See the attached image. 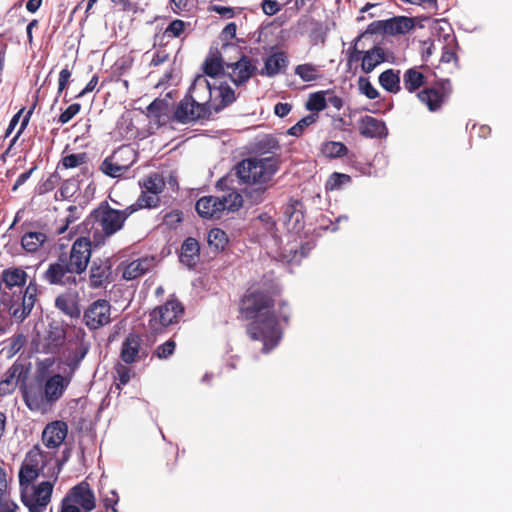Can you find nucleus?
<instances>
[{"label":"nucleus","instance_id":"1","mask_svg":"<svg viewBox=\"0 0 512 512\" xmlns=\"http://www.w3.org/2000/svg\"><path fill=\"white\" fill-rule=\"evenodd\" d=\"M274 307L272 295L260 288L250 287L239 301L240 314L246 320H251L246 332L251 340L263 342V353L274 349L282 336Z\"/></svg>","mask_w":512,"mask_h":512},{"label":"nucleus","instance_id":"2","mask_svg":"<svg viewBox=\"0 0 512 512\" xmlns=\"http://www.w3.org/2000/svg\"><path fill=\"white\" fill-rule=\"evenodd\" d=\"M92 246V239L81 236L77 238L70 247L69 251L61 250L57 260L49 264L43 274V278L51 285L76 286L78 284L77 275L83 274L89 265ZM64 245H61V249Z\"/></svg>","mask_w":512,"mask_h":512},{"label":"nucleus","instance_id":"3","mask_svg":"<svg viewBox=\"0 0 512 512\" xmlns=\"http://www.w3.org/2000/svg\"><path fill=\"white\" fill-rule=\"evenodd\" d=\"M279 168L280 159L276 156L245 158L234 167L239 183L251 186L246 190V198L251 204L257 205L265 201L267 191L273 186L272 179Z\"/></svg>","mask_w":512,"mask_h":512},{"label":"nucleus","instance_id":"4","mask_svg":"<svg viewBox=\"0 0 512 512\" xmlns=\"http://www.w3.org/2000/svg\"><path fill=\"white\" fill-rule=\"evenodd\" d=\"M133 214V209L118 210L112 208L107 201H102L93 209L84 221L88 236L94 247L104 245L106 240L121 231L126 220Z\"/></svg>","mask_w":512,"mask_h":512},{"label":"nucleus","instance_id":"5","mask_svg":"<svg viewBox=\"0 0 512 512\" xmlns=\"http://www.w3.org/2000/svg\"><path fill=\"white\" fill-rule=\"evenodd\" d=\"M70 382V377L54 374L44 385L31 384L24 387L23 400L31 411L46 413L60 400Z\"/></svg>","mask_w":512,"mask_h":512},{"label":"nucleus","instance_id":"6","mask_svg":"<svg viewBox=\"0 0 512 512\" xmlns=\"http://www.w3.org/2000/svg\"><path fill=\"white\" fill-rule=\"evenodd\" d=\"M228 179L223 177L217 181L216 187L224 193L221 196H203L196 202L195 209L200 217L209 220H219L224 213L238 211L243 205L242 195L234 189L224 190Z\"/></svg>","mask_w":512,"mask_h":512},{"label":"nucleus","instance_id":"7","mask_svg":"<svg viewBox=\"0 0 512 512\" xmlns=\"http://www.w3.org/2000/svg\"><path fill=\"white\" fill-rule=\"evenodd\" d=\"M38 296V286L31 280L24 290L2 292L0 311L7 312L17 322H23L31 313Z\"/></svg>","mask_w":512,"mask_h":512},{"label":"nucleus","instance_id":"8","mask_svg":"<svg viewBox=\"0 0 512 512\" xmlns=\"http://www.w3.org/2000/svg\"><path fill=\"white\" fill-rule=\"evenodd\" d=\"M183 314L182 303L177 299H169L149 313L148 331L152 335L162 334L169 326L177 324Z\"/></svg>","mask_w":512,"mask_h":512},{"label":"nucleus","instance_id":"9","mask_svg":"<svg viewBox=\"0 0 512 512\" xmlns=\"http://www.w3.org/2000/svg\"><path fill=\"white\" fill-rule=\"evenodd\" d=\"M136 160L135 150L129 145H123L101 162L99 170L108 177L119 178L133 166Z\"/></svg>","mask_w":512,"mask_h":512},{"label":"nucleus","instance_id":"10","mask_svg":"<svg viewBox=\"0 0 512 512\" xmlns=\"http://www.w3.org/2000/svg\"><path fill=\"white\" fill-rule=\"evenodd\" d=\"M363 36L364 34H361L356 37L349 47L347 52V63L351 66L353 63L361 62V70L364 73L369 74L378 65L386 61V53L384 49L378 45H374L366 51L360 50L358 44Z\"/></svg>","mask_w":512,"mask_h":512},{"label":"nucleus","instance_id":"11","mask_svg":"<svg viewBox=\"0 0 512 512\" xmlns=\"http://www.w3.org/2000/svg\"><path fill=\"white\" fill-rule=\"evenodd\" d=\"M47 459L48 454L44 453L38 445L28 451L19 470L21 488H27L38 478L47 464Z\"/></svg>","mask_w":512,"mask_h":512},{"label":"nucleus","instance_id":"12","mask_svg":"<svg viewBox=\"0 0 512 512\" xmlns=\"http://www.w3.org/2000/svg\"><path fill=\"white\" fill-rule=\"evenodd\" d=\"M453 92L449 79H439L417 93L420 102L426 105L430 112L439 111L448 101Z\"/></svg>","mask_w":512,"mask_h":512},{"label":"nucleus","instance_id":"13","mask_svg":"<svg viewBox=\"0 0 512 512\" xmlns=\"http://www.w3.org/2000/svg\"><path fill=\"white\" fill-rule=\"evenodd\" d=\"M230 49L240 54V57L235 62H226L225 66L231 81L236 86H241L255 74L256 67L252 64L251 59L240 51L239 46L230 43L222 45L224 52Z\"/></svg>","mask_w":512,"mask_h":512},{"label":"nucleus","instance_id":"14","mask_svg":"<svg viewBox=\"0 0 512 512\" xmlns=\"http://www.w3.org/2000/svg\"><path fill=\"white\" fill-rule=\"evenodd\" d=\"M85 325L90 330H97L111 322V305L105 299L92 302L83 315Z\"/></svg>","mask_w":512,"mask_h":512},{"label":"nucleus","instance_id":"15","mask_svg":"<svg viewBox=\"0 0 512 512\" xmlns=\"http://www.w3.org/2000/svg\"><path fill=\"white\" fill-rule=\"evenodd\" d=\"M198 109L205 108L209 111V117L212 114L213 89L204 76H198L190 86L185 95Z\"/></svg>","mask_w":512,"mask_h":512},{"label":"nucleus","instance_id":"16","mask_svg":"<svg viewBox=\"0 0 512 512\" xmlns=\"http://www.w3.org/2000/svg\"><path fill=\"white\" fill-rule=\"evenodd\" d=\"M52 492L53 483L43 481L34 487L32 494H22L21 499L29 512H43L50 503Z\"/></svg>","mask_w":512,"mask_h":512},{"label":"nucleus","instance_id":"17","mask_svg":"<svg viewBox=\"0 0 512 512\" xmlns=\"http://www.w3.org/2000/svg\"><path fill=\"white\" fill-rule=\"evenodd\" d=\"M62 501L67 504L80 506L84 512H90L96 506L94 492L86 481L72 487Z\"/></svg>","mask_w":512,"mask_h":512},{"label":"nucleus","instance_id":"18","mask_svg":"<svg viewBox=\"0 0 512 512\" xmlns=\"http://www.w3.org/2000/svg\"><path fill=\"white\" fill-rule=\"evenodd\" d=\"M209 118V111L205 108L198 109L189 98L184 97L177 104L172 119L181 124H188Z\"/></svg>","mask_w":512,"mask_h":512},{"label":"nucleus","instance_id":"19","mask_svg":"<svg viewBox=\"0 0 512 512\" xmlns=\"http://www.w3.org/2000/svg\"><path fill=\"white\" fill-rule=\"evenodd\" d=\"M66 340V329L58 323H50L42 340L43 352L58 354Z\"/></svg>","mask_w":512,"mask_h":512},{"label":"nucleus","instance_id":"20","mask_svg":"<svg viewBox=\"0 0 512 512\" xmlns=\"http://www.w3.org/2000/svg\"><path fill=\"white\" fill-rule=\"evenodd\" d=\"M68 434V425L64 421H54L46 425L42 432V442L49 449H57Z\"/></svg>","mask_w":512,"mask_h":512},{"label":"nucleus","instance_id":"21","mask_svg":"<svg viewBox=\"0 0 512 512\" xmlns=\"http://www.w3.org/2000/svg\"><path fill=\"white\" fill-rule=\"evenodd\" d=\"M112 275V264L109 259L94 260L89 271V286L93 289L100 288L109 283Z\"/></svg>","mask_w":512,"mask_h":512},{"label":"nucleus","instance_id":"22","mask_svg":"<svg viewBox=\"0 0 512 512\" xmlns=\"http://www.w3.org/2000/svg\"><path fill=\"white\" fill-rule=\"evenodd\" d=\"M28 275L21 267H10L4 269L0 277V286L4 285L3 292H15V288L23 290Z\"/></svg>","mask_w":512,"mask_h":512},{"label":"nucleus","instance_id":"23","mask_svg":"<svg viewBox=\"0 0 512 512\" xmlns=\"http://www.w3.org/2000/svg\"><path fill=\"white\" fill-rule=\"evenodd\" d=\"M359 132L367 138H382L388 133L384 121L368 115L361 118Z\"/></svg>","mask_w":512,"mask_h":512},{"label":"nucleus","instance_id":"24","mask_svg":"<svg viewBox=\"0 0 512 512\" xmlns=\"http://www.w3.org/2000/svg\"><path fill=\"white\" fill-rule=\"evenodd\" d=\"M55 307L70 318H78L81 315L77 293L59 294L55 299Z\"/></svg>","mask_w":512,"mask_h":512},{"label":"nucleus","instance_id":"25","mask_svg":"<svg viewBox=\"0 0 512 512\" xmlns=\"http://www.w3.org/2000/svg\"><path fill=\"white\" fill-rule=\"evenodd\" d=\"M122 277L125 280H134L146 274L153 266V259L148 257L138 258L127 264L122 263Z\"/></svg>","mask_w":512,"mask_h":512},{"label":"nucleus","instance_id":"26","mask_svg":"<svg viewBox=\"0 0 512 512\" xmlns=\"http://www.w3.org/2000/svg\"><path fill=\"white\" fill-rule=\"evenodd\" d=\"M288 65V57L285 52H275L269 55L264 61L261 75L274 77L284 71Z\"/></svg>","mask_w":512,"mask_h":512},{"label":"nucleus","instance_id":"27","mask_svg":"<svg viewBox=\"0 0 512 512\" xmlns=\"http://www.w3.org/2000/svg\"><path fill=\"white\" fill-rule=\"evenodd\" d=\"M141 346V338L135 333H130L121 346L120 357L125 364H132L136 361Z\"/></svg>","mask_w":512,"mask_h":512},{"label":"nucleus","instance_id":"28","mask_svg":"<svg viewBox=\"0 0 512 512\" xmlns=\"http://www.w3.org/2000/svg\"><path fill=\"white\" fill-rule=\"evenodd\" d=\"M48 240V235L45 232L26 231L21 237V246L27 253L35 254Z\"/></svg>","mask_w":512,"mask_h":512},{"label":"nucleus","instance_id":"29","mask_svg":"<svg viewBox=\"0 0 512 512\" xmlns=\"http://www.w3.org/2000/svg\"><path fill=\"white\" fill-rule=\"evenodd\" d=\"M180 261L192 268L196 266L200 257V245L193 237L184 240L181 246Z\"/></svg>","mask_w":512,"mask_h":512},{"label":"nucleus","instance_id":"30","mask_svg":"<svg viewBox=\"0 0 512 512\" xmlns=\"http://www.w3.org/2000/svg\"><path fill=\"white\" fill-rule=\"evenodd\" d=\"M425 66H415L407 69L403 74V85L409 93L418 91L427 83V77L421 71Z\"/></svg>","mask_w":512,"mask_h":512},{"label":"nucleus","instance_id":"31","mask_svg":"<svg viewBox=\"0 0 512 512\" xmlns=\"http://www.w3.org/2000/svg\"><path fill=\"white\" fill-rule=\"evenodd\" d=\"M214 92L216 93L212 100V111L214 112L221 111L236 100L235 91L227 83H221L213 90Z\"/></svg>","mask_w":512,"mask_h":512},{"label":"nucleus","instance_id":"32","mask_svg":"<svg viewBox=\"0 0 512 512\" xmlns=\"http://www.w3.org/2000/svg\"><path fill=\"white\" fill-rule=\"evenodd\" d=\"M23 368L19 364H13L5 373L4 379L0 381V395H9L17 387Z\"/></svg>","mask_w":512,"mask_h":512},{"label":"nucleus","instance_id":"33","mask_svg":"<svg viewBox=\"0 0 512 512\" xmlns=\"http://www.w3.org/2000/svg\"><path fill=\"white\" fill-rule=\"evenodd\" d=\"M444 46L442 48V55L440 62L444 64L453 63L455 67L459 66V57L457 55L458 43L455 35L446 34L443 37Z\"/></svg>","mask_w":512,"mask_h":512},{"label":"nucleus","instance_id":"34","mask_svg":"<svg viewBox=\"0 0 512 512\" xmlns=\"http://www.w3.org/2000/svg\"><path fill=\"white\" fill-rule=\"evenodd\" d=\"M386 27V34L397 35L405 34L414 27V22L411 18L405 16H397L384 20Z\"/></svg>","mask_w":512,"mask_h":512},{"label":"nucleus","instance_id":"35","mask_svg":"<svg viewBox=\"0 0 512 512\" xmlns=\"http://www.w3.org/2000/svg\"><path fill=\"white\" fill-rule=\"evenodd\" d=\"M380 86L389 93L397 94L401 91L400 71L392 68L383 71L378 78Z\"/></svg>","mask_w":512,"mask_h":512},{"label":"nucleus","instance_id":"36","mask_svg":"<svg viewBox=\"0 0 512 512\" xmlns=\"http://www.w3.org/2000/svg\"><path fill=\"white\" fill-rule=\"evenodd\" d=\"M226 61L222 59L221 53L216 50L210 53L203 63V71L209 77H217L224 72V65Z\"/></svg>","mask_w":512,"mask_h":512},{"label":"nucleus","instance_id":"37","mask_svg":"<svg viewBox=\"0 0 512 512\" xmlns=\"http://www.w3.org/2000/svg\"><path fill=\"white\" fill-rule=\"evenodd\" d=\"M328 94H333L332 90H321L317 92H313L309 94L308 100L305 104L306 110L317 113L323 111L327 107V98Z\"/></svg>","mask_w":512,"mask_h":512},{"label":"nucleus","instance_id":"38","mask_svg":"<svg viewBox=\"0 0 512 512\" xmlns=\"http://www.w3.org/2000/svg\"><path fill=\"white\" fill-rule=\"evenodd\" d=\"M139 184L146 192L156 195L162 193L166 185L164 177L156 172L149 174Z\"/></svg>","mask_w":512,"mask_h":512},{"label":"nucleus","instance_id":"39","mask_svg":"<svg viewBox=\"0 0 512 512\" xmlns=\"http://www.w3.org/2000/svg\"><path fill=\"white\" fill-rule=\"evenodd\" d=\"M160 203L161 200L159 195L150 194L149 192L143 190L140 196L137 198L136 202L127 206V209H133V213H135L140 209L156 208L160 205Z\"/></svg>","mask_w":512,"mask_h":512},{"label":"nucleus","instance_id":"40","mask_svg":"<svg viewBox=\"0 0 512 512\" xmlns=\"http://www.w3.org/2000/svg\"><path fill=\"white\" fill-rule=\"evenodd\" d=\"M294 73L299 76L303 82H312L320 78L319 67L313 63L297 65L294 69Z\"/></svg>","mask_w":512,"mask_h":512},{"label":"nucleus","instance_id":"41","mask_svg":"<svg viewBox=\"0 0 512 512\" xmlns=\"http://www.w3.org/2000/svg\"><path fill=\"white\" fill-rule=\"evenodd\" d=\"M208 245L215 252L223 251L228 244V237L225 231L220 228H213L208 233Z\"/></svg>","mask_w":512,"mask_h":512},{"label":"nucleus","instance_id":"42","mask_svg":"<svg viewBox=\"0 0 512 512\" xmlns=\"http://www.w3.org/2000/svg\"><path fill=\"white\" fill-rule=\"evenodd\" d=\"M168 107V101L156 98L147 106V115L148 117L160 122L162 117L166 115Z\"/></svg>","mask_w":512,"mask_h":512},{"label":"nucleus","instance_id":"43","mask_svg":"<svg viewBox=\"0 0 512 512\" xmlns=\"http://www.w3.org/2000/svg\"><path fill=\"white\" fill-rule=\"evenodd\" d=\"M322 153L330 158H339L348 154V148L342 142L328 141L322 145Z\"/></svg>","mask_w":512,"mask_h":512},{"label":"nucleus","instance_id":"44","mask_svg":"<svg viewBox=\"0 0 512 512\" xmlns=\"http://www.w3.org/2000/svg\"><path fill=\"white\" fill-rule=\"evenodd\" d=\"M90 345L83 339L80 341L78 346L72 351L71 356L67 359V365L72 369L79 366L81 361L85 358L89 351Z\"/></svg>","mask_w":512,"mask_h":512},{"label":"nucleus","instance_id":"45","mask_svg":"<svg viewBox=\"0 0 512 512\" xmlns=\"http://www.w3.org/2000/svg\"><path fill=\"white\" fill-rule=\"evenodd\" d=\"M188 27H190L189 22H185L181 19H175L166 27L164 36L169 38H180Z\"/></svg>","mask_w":512,"mask_h":512},{"label":"nucleus","instance_id":"46","mask_svg":"<svg viewBox=\"0 0 512 512\" xmlns=\"http://www.w3.org/2000/svg\"><path fill=\"white\" fill-rule=\"evenodd\" d=\"M61 180H62V178L57 171L51 173L47 177V179H45L41 183H39V185H38L39 194H46V193L53 191L60 184Z\"/></svg>","mask_w":512,"mask_h":512},{"label":"nucleus","instance_id":"47","mask_svg":"<svg viewBox=\"0 0 512 512\" xmlns=\"http://www.w3.org/2000/svg\"><path fill=\"white\" fill-rule=\"evenodd\" d=\"M351 177L347 174L334 172L332 173L327 182H326V189L327 190H338L343 185L350 183Z\"/></svg>","mask_w":512,"mask_h":512},{"label":"nucleus","instance_id":"48","mask_svg":"<svg viewBox=\"0 0 512 512\" xmlns=\"http://www.w3.org/2000/svg\"><path fill=\"white\" fill-rule=\"evenodd\" d=\"M298 205V201L291 199L283 207V217L287 224H289L293 218H295V222H299L300 217H303L302 212L297 210Z\"/></svg>","mask_w":512,"mask_h":512},{"label":"nucleus","instance_id":"49","mask_svg":"<svg viewBox=\"0 0 512 512\" xmlns=\"http://www.w3.org/2000/svg\"><path fill=\"white\" fill-rule=\"evenodd\" d=\"M358 87L362 94H364L368 99H376L379 97L378 90L372 85L369 78L367 77H359L358 79Z\"/></svg>","mask_w":512,"mask_h":512},{"label":"nucleus","instance_id":"50","mask_svg":"<svg viewBox=\"0 0 512 512\" xmlns=\"http://www.w3.org/2000/svg\"><path fill=\"white\" fill-rule=\"evenodd\" d=\"M86 153L69 154L62 158L61 165L65 169L76 168L86 162Z\"/></svg>","mask_w":512,"mask_h":512},{"label":"nucleus","instance_id":"51","mask_svg":"<svg viewBox=\"0 0 512 512\" xmlns=\"http://www.w3.org/2000/svg\"><path fill=\"white\" fill-rule=\"evenodd\" d=\"M80 103H72L70 104L58 117L57 122L61 125H64L70 122L80 111H81Z\"/></svg>","mask_w":512,"mask_h":512},{"label":"nucleus","instance_id":"52","mask_svg":"<svg viewBox=\"0 0 512 512\" xmlns=\"http://www.w3.org/2000/svg\"><path fill=\"white\" fill-rule=\"evenodd\" d=\"M175 347V341L169 339L155 349L154 355L159 359H167L174 353Z\"/></svg>","mask_w":512,"mask_h":512},{"label":"nucleus","instance_id":"53","mask_svg":"<svg viewBox=\"0 0 512 512\" xmlns=\"http://www.w3.org/2000/svg\"><path fill=\"white\" fill-rule=\"evenodd\" d=\"M258 148L263 153H275L280 150V144L276 138L266 136L259 142Z\"/></svg>","mask_w":512,"mask_h":512},{"label":"nucleus","instance_id":"54","mask_svg":"<svg viewBox=\"0 0 512 512\" xmlns=\"http://www.w3.org/2000/svg\"><path fill=\"white\" fill-rule=\"evenodd\" d=\"M115 372V379L119 382L117 385L118 388H120V385H126L130 381L131 369L127 365L118 363L115 366Z\"/></svg>","mask_w":512,"mask_h":512},{"label":"nucleus","instance_id":"55","mask_svg":"<svg viewBox=\"0 0 512 512\" xmlns=\"http://www.w3.org/2000/svg\"><path fill=\"white\" fill-rule=\"evenodd\" d=\"M282 4L277 0H262L261 10L267 16H274L282 9Z\"/></svg>","mask_w":512,"mask_h":512},{"label":"nucleus","instance_id":"56","mask_svg":"<svg viewBox=\"0 0 512 512\" xmlns=\"http://www.w3.org/2000/svg\"><path fill=\"white\" fill-rule=\"evenodd\" d=\"M34 108H35V104L27 111V113L23 117V119L21 121L20 128L17 131V133L15 134V136L12 138V140L10 142V145H9V148H11L16 143V141L19 139L21 134L26 129V127H27V125H28V123L30 121L31 115L33 114Z\"/></svg>","mask_w":512,"mask_h":512},{"label":"nucleus","instance_id":"57","mask_svg":"<svg viewBox=\"0 0 512 512\" xmlns=\"http://www.w3.org/2000/svg\"><path fill=\"white\" fill-rule=\"evenodd\" d=\"M208 10L210 12H215L226 19L233 18L236 14L234 8L221 5H211L209 6Z\"/></svg>","mask_w":512,"mask_h":512},{"label":"nucleus","instance_id":"58","mask_svg":"<svg viewBox=\"0 0 512 512\" xmlns=\"http://www.w3.org/2000/svg\"><path fill=\"white\" fill-rule=\"evenodd\" d=\"M119 501V496L116 491L112 490L108 495H106L103 499V504L106 509H111L113 512H118L117 504Z\"/></svg>","mask_w":512,"mask_h":512},{"label":"nucleus","instance_id":"59","mask_svg":"<svg viewBox=\"0 0 512 512\" xmlns=\"http://www.w3.org/2000/svg\"><path fill=\"white\" fill-rule=\"evenodd\" d=\"M99 81L98 75H93L87 85L75 96L76 99L84 97L86 94L94 91Z\"/></svg>","mask_w":512,"mask_h":512},{"label":"nucleus","instance_id":"60","mask_svg":"<svg viewBox=\"0 0 512 512\" xmlns=\"http://www.w3.org/2000/svg\"><path fill=\"white\" fill-rule=\"evenodd\" d=\"M182 215L183 213L181 211L174 210L165 215L164 221L167 225L175 226L182 221Z\"/></svg>","mask_w":512,"mask_h":512},{"label":"nucleus","instance_id":"61","mask_svg":"<svg viewBox=\"0 0 512 512\" xmlns=\"http://www.w3.org/2000/svg\"><path fill=\"white\" fill-rule=\"evenodd\" d=\"M319 119V115L317 113H311L302 119H300L297 124L304 131L310 125L316 123Z\"/></svg>","mask_w":512,"mask_h":512},{"label":"nucleus","instance_id":"62","mask_svg":"<svg viewBox=\"0 0 512 512\" xmlns=\"http://www.w3.org/2000/svg\"><path fill=\"white\" fill-rule=\"evenodd\" d=\"M366 33H370V34L384 33V34H386V27L384 25V20L374 21V22L370 23L367 27Z\"/></svg>","mask_w":512,"mask_h":512},{"label":"nucleus","instance_id":"63","mask_svg":"<svg viewBox=\"0 0 512 512\" xmlns=\"http://www.w3.org/2000/svg\"><path fill=\"white\" fill-rule=\"evenodd\" d=\"M291 110L292 105L289 103L279 102L274 106V113L281 118L287 116Z\"/></svg>","mask_w":512,"mask_h":512},{"label":"nucleus","instance_id":"64","mask_svg":"<svg viewBox=\"0 0 512 512\" xmlns=\"http://www.w3.org/2000/svg\"><path fill=\"white\" fill-rule=\"evenodd\" d=\"M168 53H166L165 51H157L154 53L151 61H150V65L151 66H159L161 64H163L164 62H166L168 60Z\"/></svg>","mask_w":512,"mask_h":512}]
</instances>
